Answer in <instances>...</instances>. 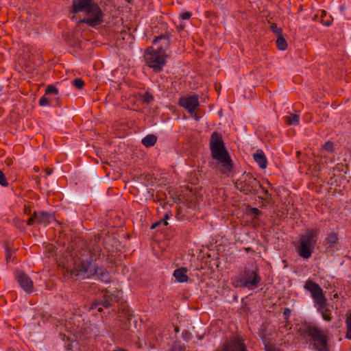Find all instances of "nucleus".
I'll list each match as a JSON object with an SVG mask.
<instances>
[{
    "label": "nucleus",
    "instance_id": "nucleus-29",
    "mask_svg": "<svg viewBox=\"0 0 351 351\" xmlns=\"http://www.w3.org/2000/svg\"><path fill=\"white\" fill-rule=\"evenodd\" d=\"M0 185L6 186L8 185V182L5 177L3 173L0 170Z\"/></svg>",
    "mask_w": 351,
    "mask_h": 351
},
{
    "label": "nucleus",
    "instance_id": "nucleus-3",
    "mask_svg": "<svg viewBox=\"0 0 351 351\" xmlns=\"http://www.w3.org/2000/svg\"><path fill=\"white\" fill-rule=\"evenodd\" d=\"M153 44L154 47L147 49L145 59L147 64L155 71H160L165 64L169 40L165 36H160L154 40Z\"/></svg>",
    "mask_w": 351,
    "mask_h": 351
},
{
    "label": "nucleus",
    "instance_id": "nucleus-14",
    "mask_svg": "<svg viewBox=\"0 0 351 351\" xmlns=\"http://www.w3.org/2000/svg\"><path fill=\"white\" fill-rule=\"evenodd\" d=\"M46 95L48 98L53 99L51 100L52 106L59 105V93L58 88L53 84L47 86L46 90Z\"/></svg>",
    "mask_w": 351,
    "mask_h": 351
},
{
    "label": "nucleus",
    "instance_id": "nucleus-40",
    "mask_svg": "<svg viewBox=\"0 0 351 351\" xmlns=\"http://www.w3.org/2000/svg\"><path fill=\"white\" fill-rule=\"evenodd\" d=\"M107 294H108V293H106V297L109 298V295H107Z\"/></svg>",
    "mask_w": 351,
    "mask_h": 351
},
{
    "label": "nucleus",
    "instance_id": "nucleus-37",
    "mask_svg": "<svg viewBox=\"0 0 351 351\" xmlns=\"http://www.w3.org/2000/svg\"><path fill=\"white\" fill-rule=\"evenodd\" d=\"M339 10H341V12H343L345 10V7L343 5H341L339 6Z\"/></svg>",
    "mask_w": 351,
    "mask_h": 351
},
{
    "label": "nucleus",
    "instance_id": "nucleus-34",
    "mask_svg": "<svg viewBox=\"0 0 351 351\" xmlns=\"http://www.w3.org/2000/svg\"><path fill=\"white\" fill-rule=\"evenodd\" d=\"M36 221L35 219V217H34V215L32 217H30L29 219H28V221H27V224L31 226L33 224V222Z\"/></svg>",
    "mask_w": 351,
    "mask_h": 351
},
{
    "label": "nucleus",
    "instance_id": "nucleus-38",
    "mask_svg": "<svg viewBox=\"0 0 351 351\" xmlns=\"http://www.w3.org/2000/svg\"><path fill=\"white\" fill-rule=\"evenodd\" d=\"M325 25H327V26H329V25H330V22H326V23H325Z\"/></svg>",
    "mask_w": 351,
    "mask_h": 351
},
{
    "label": "nucleus",
    "instance_id": "nucleus-2",
    "mask_svg": "<svg viewBox=\"0 0 351 351\" xmlns=\"http://www.w3.org/2000/svg\"><path fill=\"white\" fill-rule=\"evenodd\" d=\"M97 258L91 255L90 260L76 261L71 275L80 279H86L94 277L96 280L105 283L110 282V276L108 271L104 267H98L93 261Z\"/></svg>",
    "mask_w": 351,
    "mask_h": 351
},
{
    "label": "nucleus",
    "instance_id": "nucleus-12",
    "mask_svg": "<svg viewBox=\"0 0 351 351\" xmlns=\"http://www.w3.org/2000/svg\"><path fill=\"white\" fill-rule=\"evenodd\" d=\"M16 278L21 287L26 292H31L33 289V282L31 278L23 272H19Z\"/></svg>",
    "mask_w": 351,
    "mask_h": 351
},
{
    "label": "nucleus",
    "instance_id": "nucleus-27",
    "mask_svg": "<svg viewBox=\"0 0 351 351\" xmlns=\"http://www.w3.org/2000/svg\"><path fill=\"white\" fill-rule=\"evenodd\" d=\"M73 84L78 89H81L84 83V81L80 79V78H75L73 81Z\"/></svg>",
    "mask_w": 351,
    "mask_h": 351
},
{
    "label": "nucleus",
    "instance_id": "nucleus-35",
    "mask_svg": "<svg viewBox=\"0 0 351 351\" xmlns=\"http://www.w3.org/2000/svg\"><path fill=\"white\" fill-rule=\"evenodd\" d=\"M290 313H291V311L288 308H285V310L284 311V315L287 316V315H289Z\"/></svg>",
    "mask_w": 351,
    "mask_h": 351
},
{
    "label": "nucleus",
    "instance_id": "nucleus-8",
    "mask_svg": "<svg viewBox=\"0 0 351 351\" xmlns=\"http://www.w3.org/2000/svg\"><path fill=\"white\" fill-rule=\"evenodd\" d=\"M235 186L240 191L250 194L257 193L261 184L252 175L245 173L237 180Z\"/></svg>",
    "mask_w": 351,
    "mask_h": 351
},
{
    "label": "nucleus",
    "instance_id": "nucleus-20",
    "mask_svg": "<svg viewBox=\"0 0 351 351\" xmlns=\"http://www.w3.org/2000/svg\"><path fill=\"white\" fill-rule=\"evenodd\" d=\"M100 305H101L102 306L104 307H106V308H108L109 306H110V300L108 298V299H106L104 301H103L101 303L99 302H93L91 305V308L92 309H94V308H97L99 311H101V307L100 306Z\"/></svg>",
    "mask_w": 351,
    "mask_h": 351
},
{
    "label": "nucleus",
    "instance_id": "nucleus-19",
    "mask_svg": "<svg viewBox=\"0 0 351 351\" xmlns=\"http://www.w3.org/2000/svg\"><path fill=\"white\" fill-rule=\"evenodd\" d=\"M337 240L338 237L336 233H330L325 239L326 245L327 247L332 248L335 247Z\"/></svg>",
    "mask_w": 351,
    "mask_h": 351
},
{
    "label": "nucleus",
    "instance_id": "nucleus-6",
    "mask_svg": "<svg viewBox=\"0 0 351 351\" xmlns=\"http://www.w3.org/2000/svg\"><path fill=\"white\" fill-rule=\"evenodd\" d=\"M304 288L310 292L314 306L317 308V312L322 315L323 319L326 322L331 321V311L328 307L327 299L319 285L311 280H307L305 282Z\"/></svg>",
    "mask_w": 351,
    "mask_h": 351
},
{
    "label": "nucleus",
    "instance_id": "nucleus-33",
    "mask_svg": "<svg viewBox=\"0 0 351 351\" xmlns=\"http://www.w3.org/2000/svg\"><path fill=\"white\" fill-rule=\"evenodd\" d=\"M258 189H261L263 193L267 197L270 196L271 195L269 193L268 190L265 189L264 187L262 186L261 184V187H258Z\"/></svg>",
    "mask_w": 351,
    "mask_h": 351
},
{
    "label": "nucleus",
    "instance_id": "nucleus-22",
    "mask_svg": "<svg viewBox=\"0 0 351 351\" xmlns=\"http://www.w3.org/2000/svg\"><path fill=\"white\" fill-rule=\"evenodd\" d=\"M53 99L48 98L47 95H46V93H45V95L42 97L39 100V104L42 106H52L51 104V100Z\"/></svg>",
    "mask_w": 351,
    "mask_h": 351
},
{
    "label": "nucleus",
    "instance_id": "nucleus-21",
    "mask_svg": "<svg viewBox=\"0 0 351 351\" xmlns=\"http://www.w3.org/2000/svg\"><path fill=\"white\" fill-rule=\"evenodd\" d=\"M276 45L278 49L284 51L287 48V43L286 40L282 36H278L276 40Z\"/></svg>",
    "mask_w": 351,
    "mask_h": 351
},
{
    "label": "nucleus",
    "instance_id": "nucleus-36",
    "mask_svg": "<svg viewBox=\"0 0 351 351\" xmlns=\"http://www.w3.org/2000/svg\"><path fill=\"white\" fill-rule=\"evenodd\" d=\"M46 173L47 176H49L52 173L53 171L51 169H46Z\"/></svg>",
    "mask_w": 351,
    "mask_h": 351
},
{
    "label": "nucleus",
    "instance_id": "nucleus-4",
    "mask_svg": "<svg viewBox=\"0 0 351 351\" xmlns=\"http://www.w3.org/2000/svg\"><path fill=\"white\" fill-rule=\"evenodd\" d=\"M300 335L317 351H330L326 332L314 322L305 323L300 329Z\"/></svg>",
    "mask_w": 351,
    "mask_h": 351
},
{
    "label": "nucleus",
    "instance_id": "nucleus-30",
    "mask_svg": "<svg viewBox=\"0 0 351 351\" xmlns=\"http://www.w3.org/2000/svg\"><path fill=\"white\" fill-rule=\"evenodd\" d=\"M234 285L236 287H245V282L243 278H241L240 279L237 280L234 282Z\"/></svg>",
    "mask_w": 351,
    "mask_h": 351
},
{
    "label": "nucleus",
    "instance_id": "nucleus-32",
    "mask_svg": "<svg viewBox=\"0 0 351 351\" xmlns=\"http://www.w3.org/2000/svg\"><path fill=\"white\" fill-rule=\"evenodd\" d=\"M271 30L278 34V36H281L282 29L281 28L278 27L277 25H274L271 26Z\"/></svg>",
    "mask_w": 351,
    "mask_h": 351
},
{
    "label": "nucleus",
    "instance_id": "nucleus-23",
    "mask_svg": "<svg viewBox=\"0 0 351 351\" xmlns=\"http://www.w3.org/2000/svg\"><path fill=\"white\" fill-rule=\"evenodd\" d=\"M169 214H166L164 219H162V220L156 222V223H154L151 226V228L152 229H154L156 228L158 226L160 225V224H163L164 226H167L168 225V222H167V220L169 219Z\"/></svg>",
    "mask_w": 351,
    "mask_h": 351
},
{
    "label": "nucleus",
    "instance_id": "nucleus-26",
    "mask_svg": "<svg viewBox=\"0 0 351 351\" xmlns=\"http://www.w3.org/2000/svg\"><path fill=\"white\" fill-rule=\"evenodd\" d=\"M323 149L324 150H326V152H330V153H332L334 151V145H333V143L330 141H328L326 142L324 145H323Z\"/></svg>",
    "mask_w": 351,
    "mask_h": 351
},
{
    "label": "nucleus",
    "instance_id": "nucleus-25",
    "mask_svg": "<svg viewBox=\"0 0 351 351\" xmlns=\"http://www.w3.org/2000/svg\"><path fill=\"white\" fill-rule=\"evenodd\" d=\"M346 322L348 328L347 337L351 339V314L347 317Z\"/></svg>",
    "mask_w": 351,
    "mask_h": 351
},
{
    "label": "nucleus",
    "instance_id": "nucleus-7",
    "mask_svg": "<svg viewBox=\"0 0 351 351\" xmlns=\"http://www.w3.org/2000/svg\"><path fill=\"white\" fill-rule=\"evenodd\" d=\"M319 234L318 228H313L307 230L306 233L301 236L296 246V252L300 257L308 259L311 256L317 244Z\"/></svg>",
    "mask_w": 351,
    "mask_h": 351
},
{
    "label": "nucleus",
    "instance_id": "nucleus-39",
    "mask_svg": "<svg viewBox=\"0 0 351 351\" xmlns=\"http://www.w3.org/2000/svg\"><path fill=\"white\" fill-rule=\"evenodd\" d=\"M3 90V86L0 85V92L2 91Z\"/></svg>",
    "mask_w": 351,
    "mask_h": 351
},
{
    "label": "nucleus",
    "instance_id": "nucleus-10",
    "mask_svg": "<svg viewBox=\"0 0 351 351\" xmlns=\"http://www.w3.org/2000/svg\"><path fill=\"white\" fill-rule=\"evenodd\" d=\"M179 105L186 110L193 117L197 119L195 112L196 109L199 106V97L197 95L181 97L179 100Z\"/></svg>",
    "mask_w": 351,
    "mask_h": 351
},
{
    "label": "nucleus",
    "instance_id": "nucleus-17",
    "mask_svg": "<svg viewBox=\"0 0 351 351\" xmlns=\"http://www.w3.org/2000/svg\"><path fill=\"white\" fill-rule=\"evenodd\" d=\"M285 121L290 125H297L300 123V116L297 114L289 113L285 117Z\"/></svg>",
    "mask_w": 351,
    "mask_h": 351
},
{
    "label": "nucleus",
    "instance_id": "nucleus-5",
    "mask_svg": "<svg viewBox=\"0 0 351 351\" xmlns=\"http://www.w3.org/2000/svg\"><path fill=\"white\" fill-rule=\"evenodd\" d=\"M210 149L213 158L221 165L223 173H230L232 170V160L226 150L221 135L215 132L210 138Z\"/></svg>",
    "mask_w": 351,
    "mask_h": 351
},
{
    "label": "nucleus",
    "instance_id": "nucleus-11",
    "mask_svg": "<svg viewBox=\"0 0 351 351\" xmlns=\"http://www.w3.org/2000/svg\"><path fill=\"white\" fill-rule=\"evenodd\" d=\"M217 351H247L243 339L235 337L226 341Z\"/></svg>",
    "mask_w": 351,
    "mask_h": 351
},
{
    "label": "nucleus",
    "instance_id": "nucleus-31",
    "mask_svg": "<svg viewBox=\"0 0 351 351\" xmlns=\"http://www.w3.org/2000/svg\"><path fill=\"white\" fill-rule=\"evenodd\" d=\"M191 12H185L180 14V18L182 21L189 20L191 17Z\"/></svg>",
    "mask_w": 351,
    "mask_h": 351
},
{
    "label": "nucleus",
    "instance_id": "nucleus-13",
    "mask_svg": "<svg viewBox=\"0 0 351 351\" xmlns=\"http://www.w3.org/2000/svg\"><path fill=\"white\" fill-rule=\"evenodd\" d=\"M34 217L37 223L47 226L52 221H55V217L53 213L47 212L35 213Z\"/></svg>",
    "mask_w": 351,
    "mask_h": 351
},
{
    "label": "nucleus",
    "instance_id": "nucleus-16",
    "mask_svg": "<svg viewBox=\"0 0 351 351\" xmlns=\"http://www.w3.org/2000/svg\"><path fill=\"white\" fill-rule=\"evenodd\" d=\"M187 269L185 267H181L176 269L173 271V276L176 280L179 282H186L189 280V277L186 274Z\"/></svg>",
    "mask_w": 351,
    "mask_h": 351
},
{
    "label": "nucleus",
    "instance_id": "nucleus-9",
    "mask_svg": "<svg viewBox=\"0 0 351 351\" xmlns=\"http://www.w3.org/2000/svg\"><path fill=\"white\" fill-rule=\"evenodd\" d=\"M243 278L245 282V288L249 290L257 288L261 281L258 269L254 265H252L251 268L246 267L245 269Z\"/></svg>",
    "mask_w": 351,
    "mask_h": 351
},
{
    "label": "nucleus",
    "instance_id": "nucleus-18",
    "mask_svg": "<svg viewBox=\"0 0 351 351\" xmlns=\"http://www.w3.org/2000/svg\"><path fill=\"white\" fill-rule=\"evenodd\" d=\"M156 141L157 137L154 134H148L141 140L142 144L146 147L154 146Z\"/></svg>",
    "mask_w": 351,
    "mask_h": 351
},
{
    "label": "nucleus",
    "instance_id": "nucleus-1",
    "mask_svg": "<svg viewBox=\"0 0 351 351\" xmlns=\"http://www.w3.org/2000/svg\"><path fill=\"white\" fill-rule=\"evenodd\" d=\"M71 12L84 13V18L81 19L80 23H85L91 27L101 25L105 16L97 0H73Z\"/></svg>",
    "mask_w": 351,
    "mask_h": 351
},
{
    "label": "nucleus",
    "instance_id": "nucleus-24",
    "mask_svg": "<svg viewBox=\"0 0 351 351\" xmlns=\"http://www.w3.org/2000/svg\"><path fill=\"white\" fill-rule=\"evenodd\" d=\"M141 99L143 103L149 104L154 101V96L147 92L142 95Z\"/></svg>",
    "mask_w": 351,
    "mask_h": 351
},
{
    "label": "nucleus",
    "instance_id": "nucleus-15",
    "mask_svg": "<svg viewBox=\"0 0 351 351\" xmlns=\"http://www.w3.org/2000/svg\"><path fill=\"white\" fill-rule=\"evenodd\" d=\"M253 158L261 169L266 168L267 162L265 154L263 150H256V152L253 154Z\"/></svg>",
    "mask_w": 351,
    "mask_h": 351
},
{
    "label": "nucleus",
    "instance_id": "nucleus-28",
    "mask_svg": "<svg viewBox=\"0 0 351 351\" xmlns=\"http://www.w3.org/2000/svg\"><path fill=\"white\" fill-rule=\"evenodd\" d=\"M249 213L250 215H252L254 218H256L258 217L261 214V211H260L258 208H250L249 210Z\"/></svg>",
    "mask_w": 351,
    "mask_h": 351
}]
</instances>
